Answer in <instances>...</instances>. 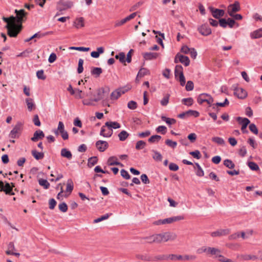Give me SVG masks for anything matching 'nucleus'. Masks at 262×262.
Instances as JSON below:
<instances>
[{
  "instance_id": "5fc2aeb1",
  "label": "nucleus",
  "mask_w": 262,
  "mask_h": 262,
  "mask_svg": "<svg viewBox=\"0 0 262 262\" xmlns=\"http://www.w3.org/2000/svg\"><path fill=\"white\" fill-rule=\"evenodd\" d=\"M248 166L252 170L257 171L259 169L258 165L254 162H249L248 163Z\"/></svg>"
},
{
  "instance_id": "8fccbe9b",
  "label": "nucleus",
  "mask_w": 262,
  "mask_h": 262,
  "mask_svg": "<svg viewBox=\"0 0 262 262\" xmlns=\"http://www.w3.org/2000/svg\"><path fill=\"white\" fill-rule=\"evenodd\" d=\"M152 152L154 153V155L152 156L153 159L157 161H161L162 160V156L161 154L154 150H152Z\"/></svg>"
},
{
  "instance_id": "3c124183",
  "label": "nucleus",
  "mask_w": 262,
  "mask_h": 262,
  "mask_svg": "<svg viewBox=\"0 0 262 262\" xmlns=\"http://www.w3.org/2000/svg\"><path fill=\"white\" fill-rule=\"evenodd\" d=\"M129 89L130 88L128 86H124L116 90V91H118V94L120 97L122 94L127 92Z\"/></svg>"
},
{
  "instance_id": "f8f14e48",
  "label": "nucleus",
  "mask_w": 262,
  "mask_h": 262,
  "mask_svg": "<svg viewBox=\"0 0 262 262\" xmlns=\"http://www.w3.org/2000/svg\"><path fill=\"white\" fill-rule=\"evenodd\" d=\"M22 126L21 122H18L13 127L9 134V137L12 139L18 137L17 134L20 132Z\"/></svg>"
},
{
  "instance_id": "a19ab883",
  "label": "nucleus",
  "mask_w": 262,
  "mask_h": 262,
  "mask_svg": "<svg viewBox=\"0 0 262 262\" xmlns=\"http://www.w3.org/2000/svg\"><path fill=\"white\" fill-rule=\"evenodd\" d=\"M183 256L181 255H176V254H168V260L170 259L171 260H182Z\"/></svg>"
},
{
  "instance_id": "f257e3e1",
  "label": "nucleus",
  "mask_w": 262,
  "mask_h": 262,
  "mask_svg": "<svg viewBox=\"0 0 262 262\" xmlns=\"http://www.w3.org/2000/svg\"><path fill=\"white\" fill-rule=\"evenodd\" d=\"M2 19L6 23V28L8 31V35L12 37H15L21 30L22 26L17 25L16 24V18L13 16L10 17H3Z\"/></svg>"
},
{
  "instance_id": "c9c22d12",
  "label": "nucleus",
  "mask_w": 262,
  "mask_h": 262,
  "mask_svg": "<svg viewBox=\"0 0 262 262\" xmlns=\"http://www.w3.org/2000/svg\"><path fill=\"white\" fill-rule=\"evenodd\" d=\"M229 102L227 98L225 99L224 102H217L215 104H212V108L216 109V106H221V107H225L226 105L229 104Z\"/></svg>"
},
{
  "instance_id": "c756f323",
  "label": "nucleus",
  "mask_w": 262,
  "mask_h": 262,
  "mask_svg": "<svg viewBox=\"0 0 262 262\" xmlns=\"http://www.w3.org/2000/svg\"><path fill=\"white\" fill-rule=\"evenodd\" d=\"M61 156L62 157L67 158L70 160L72 158V154L71 152L68 150L67 148H62L61 150Z\"/></svg>"
},
{
  "instance_id": "de8ad7c7",
  "label": "nucleus",
  "mask_w": 262,
  "mask_h": 262,
  "mask_svg": "<svg viewBox=\"0 0 262 262\" xmlns=\"http://www.w3.org/2000/svg\"><path fill=\"white\" fill-rule=\"evenodd\" d=\"M224 165L230 169L233 168L235 167V164L231 160L229 159H226L224 161Z\"/></svg>"
},
{
  "instance_id": "5701e85b",
  "label": "nucleus",
  "mask_w": 262,
  "mask_h": 262,
  "mask_svg": "<svg viewBox=\"0 0 262 262\" xmlns=\"http://www.w3.org/2000/svg\"><path fill=\"white\" fill-rule=\"evenodd\" d=\"M206 253L207 254L215 255V257H217V254L221 253V251L216 248L207 247Z\"/></svg>"
},
{
  "instance_id": "58836bf2",
  "label": "nucleus",
  "mask_w": 262,
  "mask_h": 262,
  "mask_svg": "<svg viewBox=\"0 0 262 262\" xmlns=\"http://www.w3.org/2000/svg\"><path fill=\"white\" fill-rule=\"evenodd\" d=\"M39 184L43 187V188L46 189H48L50 187V183L47 181V180L43 179H40L38 180Z\"/></svg>"
},
{
  "instance_id": "9d476101",
  "label": "nucleus",
  "mask_w": 262,
  "mask_h": 262,
  "mask_svg": "<svg viewBox=\"0 0 262 262\" xmlns=\"http://www.w3.org/2000/svg\"><path fill=\"white\" fill-rule=\"evenodd\" d=\"M174 62L176 63L180 62L181 63L184 64L186 67L189 66L190 63L189 59L187 56H184L179 54H178L174 58Z\"/></svg>"
},
{
  "instance_id": "423d86ee",
  "label": "nucleus",
  "mask_w": 262,
  "mask_h": 262,
  "mask_svg": "<svg viewBox=\"0 0 262 262\" xmlns=\"http://www.w3.org/2000/svg\"><path fill=\"white\" fill-rule=\"evenodd\" d=\"M198 31L203 36H208L211 34V30L207 24H203L198 27Z\"/></svg>"
},
{
  "instance_id": "49530a36",
  "label": "nucleus",
  "mask_w": 262,
  "mask_h": 262,
  "mask_svg": "<svg viewBox=\"0 0 262 262\" xmlns=\"http://www.w3.org/2000/svg\"><path fill=\"white\" fill-rule=\"evenodd\" d=\"M146 144V142L144 141H138L136 144V149L137 150L142 149L145 147Z\"/></svg>"
},
{
  "instance_id": "c85d7f7f",
  "label": "nucleus",
  "mask_w": 262,
  "mask_h": 262,
  "mask_svg": "<svg viewBox=\"0 0 262 262\" xmlns=\"http://www.w3.org/2000/svg\"><path fill=\"white\" fill-rule=\"evenodd\" d=\"M250 36L253 39L262 37V28L251 32Z\"/></svg>"
},
{
  "instance_id": "9b49d317",
  "label": "nucleus",
  "mask_w": 262,
  "mask_h": 262,
  "mask_svg": "<svg viewBox=\"0 0 262 262\" xmlns=\"http://www.w3.org/2000/svg\"><path fill=\"white\" fill-rule=\"evenodd\" d=\"M240 10L239 3L235 1L233 4L230 5L228 7V13L230 16H232L233 13L238 12Z\"/></svg>"
},
{
  "instance_id": "37998d69",
  "label": "nucleus",
  "mask_w": 262,
  "mask_h": 262,
  "mask_svg": "<svg viewBox=\"0 0 262 262\" xmlns=\"http://www.w3.org/2000/svg\"><path fill=\"white\" fill-rule=\"evenodd\" d=\"M212 141L216 144L221 145H223L225 144V141L224 140L219 137H214L212 138Z\"/></svg>"
},
{
  "instance_id": "dca6fc26",
  "label": "nucleus",
  "mask_w": 262,
  "mask_h": 262,
  "mask_svg": "<svg viewBox=\"0 0 262 262\" xmlns=\"http://www.w3.org/2000/svg\"><path fill=\"white\" fill-rule=\"evenodd\" d=\"M58 130H60V134L62 138L66 140L68 139L69 135L68 132L64 129V126L62 122H58Z\"/></svg>"
},
{
  "instance_id": "e433bc0d",
  "label": "nucleus",
  "mask_w": 262,
  "mask_h": 262,
  "mask_svg": "<svg viewBox=\"0 0 262 262\" xmlns=\"http://www.w3.org/2000/svg\"><path fill=\"white\" fill-rule=\"evenodd\" d=\"M183 74V68L181 65H177L175 67L174 75L176 77Z\"/></svg>"
},
{
  "instance_id": "1a4fd4ad",
  "label": "nucleus",
  "mask_w": 262,
  "mask_h": 262,
  "mask_svg": "<svg viewBox=\"0 0 262 262\" xmlns=\"http://www.w3.org/2000/svg\"><path fill=\"white\" fill-rule=\"evenodd\" d=\"M234 95L239 99H244L247 96V93L244 89L236 86L234 88Z\"/></svg>"
},
{
  "instance_id": "864d4df0",
  "label": "nucleus",
  "mask_w": 262,
  "mask_h": 262,
  "mask_svg": "<svg viewBox=\"0 0 262 262\" xmlns=\"http://www.w3.org/2000/svg\"><path fill=\"white\" fill-rule=\"evenodd\" d=\"M169 94H166L164 96V97L162 98L160 102L162 106H166L167 105L169 102Z\"/></svg>"
},
{
  "instance_id": "0eeeda50",
  "label": "nucleus",
  "mask_w": 262,
  "mask_h": 262,
  "mask_svg": "<svg viewBox=\"0 0 262 262\" xmlns=\"http://www.w3.org/2000/svg\"><path fill=\"white\" fill-rule=\"evenodd\" d=\"M230 232L229 229H220L215 231L212 232L210 235L212 237H221L229 234Z\"/></svg>"
},
{
  "instance_id": "a211bd4d",
  "label": "nucleus",
  "mask_w": 262,
  "mask_h": 262,
  "mask_svg": "<svg viewBox=\"0 0 262 262\" xmlns=\"http://www.w3.org/2000/svg\"><path fill=\"white\" fill-rule=\"evenodd\" d=\"M15 250H16L14 243L11 242L8 246V249L6 251V253L7 255H12L18 257L20 255V254L19 253L14 252Z\"/></svg>"
},
{
  "instance_id": "f3484780",
  "label": "nucleus",
  "mask_w": 262,
  "mask_h": 262,
  "mask_svg": "<svg viewBox=\"0 0 262 262\" xmlns=\"http://www.w3.org/2000/svg\"><path fill=\"white\" fill-rule=\"evenodd\" d=\"M108 93V89L105 91L104 89H99L97 90V97L93 98L95 102H98L104 97V94Z\"/></svg>"
},
{
  "instance_id": "a878e982",
  "label": "nucleus",
  "mask_w": 262,
  "mask_h": 262,
  "mask_svg": "<svg viewBox=\"0 0 262 262\" xmlns=\"http://www.w3.org/2000/svg\"><path fill=\"white\" fill-rule=\"evenodd\" d=\"M117 159L115 156L111 157L108 158L107 163L108 165H119L122 167L123 165L121 163L118 162Z\"/></svg>"
},
{
  "instance_id": "7ed1b4c3",
  "label": "nucleus",
  "mask_w": 262,
  "mask_h": 262,
  "mask_svg": "<svg viewBox=\"0 0 262 262\" xmlns=\"http://www.w3.org/2000/svg\"><path fill=\"white\" fill-rule=\"evenodd\" d=\"M197 101L200 104H202L204 102H207L209 106H212L214 99L210 94L202 93L199 95Z\"/></svg>"
},
{
  "instance_id": "72a5a7b5",
  "label": "nucleus",
  "mask_w": 262,
  "mask_h": 262,
  "mask_svg": "<svg viewBox=\"0 0 262 262\" xmlns=\"http://www.w3.org/2000/svg\"><path fill=\"white\" fill-rule=\"evenodd\" d=\"M129 134L125 130H122L118 135L119 140L121 141H125L128 137Z\"/></svg>"
},
{
  "instance_id": "4d7b16f0",
  "label": "nucleus",
  "mask_w": 262,
  "mask_h": 262,
  "mask_svg": "<svg viewBox=\"0 0 262 262\" xmlns=\"http://www.w3.org/2000/svg\"><path fill=\"white\" fill-rule=\"evenodd\" d=\"M184 104L188 106H191L193 103V100L192 98H184L182 99Z\"/></svg>"
},
{
  "instance_id": "680f3d73",
  "label": "nucleus",
  "mask_w": 262,
  "mask_h": 262,
  "mask_svg": "<svg viewBox=\"0 0 262 262\" xmlns=\"http://www.w3.org/2000/svg\"><path fill=\"white\" fill-rule=\"evenodd\" d=\"M127 19L125 17L124 18L120 20H117L115 23L114 26L115 27H120L123 25H124L125 23L127 22Z\"/></svg>"
},
{
  "instance_id": "a18cd8bd",
  "label": "nucleus",
  "mask_w": 262,
  "mask_h": 262,
  "mask_svg": "<svg viewBox=\"0 0 262 262\" xmlns=\"http://www.w3.org/2000/svg\"><path fill=\"white\" fill-rule=\"evenodd\" d=\"M73 188L74 186L72 180H68L67 184L66 191L69 192V194H70L72 192Z\"/></svg>"
},
{
  "instance_id": "ea45409f",
  "label": "nucleus",
  "mask_w": 262,
  "mask_h": 262,
  "mask_svg": "<svg viewBox=\"0 0 262 262\" xmlns=\"http://www.w3.org/2000/svg\"><path fill=\"white\" fill-rule=\"evenodd\" d=\"M32 155L36 160L42 159L44 157L43 152H38L36 150H32Z\"/></svg>"
},
{
  "instance_id": "6ab92c4d",
  "label": "nucleus",
  "mask_w": 262,
  "mask_h": 262,
  "mask_svg": "<svg viewBox=\"0 0 262 262\" xmlns=\"http://www.w3.org/2000/svg\"><path fill=\"white\" fill-rule=\"evenodd\" d=\"M184 217L183 215H178L172 216L169 218L164 219V224H171L175 222H178L184 220Z\"/></svg>"
},
{
  "instance_id": "393cba45",
  "label": "nucleus",
  "mask_w": 262,
  "mask_h": 262,
  "mask_svg": "<svg viewBox=\"0 0 262 262\" xmlns=\"http://www.w3.org/2000/svg\"><path fill=\"white\" fill-rule=\"evenodd\" d=\"M142 239L145 240L147 243L150 244L153 243L157 244V238L156 234H154L151 235L143 237Z\"/></svg>"
},
{
  "instance_id": "4be33fe9",
  "label": "nucleus",
  "mask_w": 262,
  "mask_h": 262,
  "mask_svg": "<svg viewBox=\"0 0 262 262\" xmlns=\"http://www.w3.org/2000/svg\"><path fill=\"white\" fill-rule=\"evenodd\" d=\"M237 257L242 260H256L257 257L256 255L250 254H241L238 255Z\"/></svg>"
},
{
  "instance_id": "cd10ccee",
  "label": "nucleus",
  "mask_w": 262,
  "mask_h": 262,
  "mask_svg": "<svg viewBox=\"0 0 262 262\" xmlns=\"http://www.w3.org/2000/svg\"><path fill=\"white\" fill-rule=\"evenodd\" d=\"M105 126L111 129L119 128L121 127L120 124L117 122L107 121L105 122Z\"/></svg>"
},
{
  "instance_id": "e2e57ef3",
  "label": "nucleus",
  "mask_w": 262,
  "mask_h": 262,
  "mask_svg": "<svg viewBox=\"0 0 262 262\" xmlns=\"http://www.w3.org/2000/svg\"><path fill=\"white\" fill-rule=\"evenodd\" d=\"M58 207L59 209L62 212H66L68 210V206L64 202L59 204Z\"/></svg>"
},
{
  "instance_id": "6e6552de",
  "label": "nucleus",
  "mask_w": 262,
  "mask_h": 262,
  "mask_svg": "<svg viewBox=\"0 0 262 262\" xmlns=\"http://www.w3.org/2000/svg\"><path fill=\"white\" fill-rule=\"evenodd\" d=\"M236 120L239 124H242L241 130L242 132L244 134L248 133V130L246 129V128L250 122V120L248 118H243L241 117H238Z\"/></svg>"
},
{
  "instance_id": "412c9836",
  "label": "nucleus",
  "mask_w": 262,
  "mask_h": 262,
  "mask_svg": "<svg viewBox=\"0 0 262 262\" xmlns=\"http://www.w3.org/2000/svg\"><path fill=\"white\" fill-rule=\"evenodd\" d=\"M145 60H152L156 59L159 55V53L152 52H146L142 54Z\"/></svg>"
},
{
  "instance_id": "7c9ffc66",
  "label": "nucleus",
  "mask_w": 262,
  "mask_h": 262,
  "mask_svg": "<svg viewBox=\"0 0 262 262\" xmlns=\"http://www.w3.org/2000/svg\"><path fill=\"white\" fill-rule=\"evenodd\" d=\"M97 51H93L91 53V55L93 58H98L100 54H102L104 52V48L102 47H99L97 49Z\"/></svg>"
},
{
  "instance_id": "2eb2a0df",
  "label": "nucleus",
  "mask_w": 262,
  "mask_h": 262,
  "mask_svg": "<svg viewBox=\"0 0 262 262\" xmlns=\"http://www.w3.org/2000/svg\"><path fill=\"white\" fill-rule=\"evenodd\" d=\"M107 126H105V124L102 126L100 133V135L105 138H109L112 136L113 135V129L107 127L106 128Z\"/></svg>"
},
{
  "instance_id": "2f4dec72",
  "label": "nucleus",
  "mask_w": 262,
  "mask_h": 262,
  "mask_svg": "<svg viewBox=\"0 0 262 262\" xmlns=\"http://www.w3.org/2000/svg\"><path fill=\"white\" fill-rule=\"evenodd\" d=\"M3 191H5L7 194L14 195V193L12 192V187L10 185L7 183L4 186Z\"/></svg>"
},
{
  "instance_id": "79ce46f5",
  "label": "nucleus",
  "mask_w": 262,
  "mask_h": 262,
  "mask_svg": "<svg viewBox=\"0 0 262 262\" xmlns=\"http://www.w3.org/2000/svg\"><path fill=\"white\" fill-rule=\"evenodd\" d=\"M98 161L97 158L96 157H93L89 159L88 165L89 167H92L95 165Z\"/></svg>"
},
{
  "instance_id": "b1692460",
  "label": "nucleus",
  "mask_w": 262,
  "mask_h": 262,
  "mask_svg": "<svg viewBox=\"0 0 262 262\" xmlns=\"http://www.w3.org/2000/svg\"><path fill=\"white\" fill-rule=\"evenodd\" d=\"M136 258L139 260L146 261H152V256L149 255L148 254H137Z\"/></svg>"
},
{
  "instance_id": "0e129e2a",
  "label": "nucleus",
  "mask_w": 262,
  "mask_h": 262,
  "mask_svg": "<svg viewBox=\"0 0 262 262\" xmlns=\"http://www.w3.org/2000/svg\"><path fill=\"white\" fill-rule=\"evenodd\" d=\"M249 128L251 132H252L253 133H254L255 135L258 134V129H257L256 126L254 124H253V123L250 124L249 126Z\"/></svg>"
},
{
  "instance_id": "20e7f679",
  "label": "nucleus",
  "mask_w": 262,
  "mask_h": 262,
  "mask_svg": "<svg viewBox=\"0 0 262 262\" xmlns=\"http://www.w3.org/2000/svg\"><path fill=\"white\" fill-rule=\"evenodd\" d=\"M15 13L16 14V16L15 17L16 18V23H17L16 25L21 26V24L24 20V18H26L27 13L24 9L19 10H15Z\"/></svg>"
},
{
  "instance_id": "aec40b11",
  "label": "nucleus",
  "mask_w": 262,
  "mask_h": 262,
  "mask_svg": "<svg viewBox=\"0 0 262 262\" xmlns=\"http://www.w3.org/2000/svg\"><path fill=\"white\" fill-rule=\"evenodd\" d=\"M44 137L43 132L41 130H38L34 133L33 137L31 138V140L33 142H36L39 139H42Z\"/></svg>"
},
{
  "instance_id": "6e6d98bb",
  "label": "nucleus",
  "mask_w": 262,
  "mask_h": 262,
  "mask_svg": "<svg viewBox=\"0 0 262 262\" xmlns=\"http://www.w3.org/2000/svg\"><path fill=\"white\" fill-rule=\"evenodd\" d=\"M165 144L168 146L169 147H170L172 148H174L177 145V143L176 141H173L171 140L170 139H167L165 141Z\"/></svg>"
},
{
  "instance_id": "f03ea898",
  "label": "nucleus",
  "mask_w": 262,
  "mask_h": 262,
  "mask_svg": "<svg viewBox=\"0 0 262 262\" xmlns=\"http://www.w3.org/2000/svg\"><path fill=\"white\" fill-rule=\"evenodd\" d=\"M157 238V244L162 243H166L167 242L174 241L177 237L176 233L166 231L160 233H156Z\"/></svg>"
},
{
  "instance_id": "09e8293b",
  "label": "nucleus",
  "mask_w": 262,
  "mask_h": 262,
  "mask_svg": "<svg viewBox=\"0 0 262 262\" xmlns=\"http://www.w3.org/2000/svg\"><path fill=\"white\" fill-rule=\"evenodd\" d=\"M161 136L159 135H153L148 139V141L150 143L158 142L161 140Z\"/></svg>"
},
{
  "instance_id": "4468645a",
  "label": "nucleus",
  "mask_w": 262,
  "mask_h": 262,
  "mask_svg": "<svg viewBox=\"0 0 262 262\" xmlns=\"http://www.w3.org/2000/svg\"><path fill=\"white\" fill-rule=\"evenodd\" d=\"M96 146L100 152L104 151L108 147V144L106 141L99 140L96 142Z\"/></svg>"
},
{
  "instance_id": "774afa93",
  "label": "nucleus",
  "mask_w": 262,
  "mask_h": 262,
  "mask_svg": "<svg viewBox=\"0 0 262 262\" xmlns=\"http://www.w3.org/2000/svg\"><path fill=\"white\" fill-rule=\"evenodd\" d=\"M194 88V84L192 81H188L185 89L187 91H192Z\"/></svg>"
},
{
  "instance_id": "13d9d810",
  "label": "nucleus",
  "mask_w": 262,
  "mask_h": 262,
  "mask_svg": "<svg viewBox=\"0 0 262 262\" xmlns=\"http://www.w3.org/2000/svg\"><path fill=\"white\" fill-rule=\"evenodd\" d=\"M143 4V2H139L132 6L129 9V11H134L137 10L140 6H141Z\"/></svg>"
},
{
  "instance_id": "4c0bfd02",
  "label": "nucleus",
  "mask_w": 262,
  "mask_h": 262,
  "mask_svg": "<svg viewBox=\"0 0 262 262\" xmlns=\"http://www.w3.org/2000/svg\"><path fill=\"white\" fill-rule=\"evenodd\" d=\"M26 102L27 103L28 110L29 111H31L34 107V104L33 103V99L30 98H27L26 99Z\"/></svg>"
},
{
  "instance_id": "bf43d9fd",
  "label": "nucleus",
  "mask_w": 262,
  "mask_h": 262,
  "mask_svg": "<svg viewBox=\"0 0 262 262\" xmlns=\"http://www.w3.org/2000/svg\"><path fill=\"white\" fill-rule=\"evenodd\" d=\"M197 258L195 255H185L183 256L182 260H194Z\"/></svg>"
},
{
  "instance_id": "603ef678",
  "label": "nucleus",
  "mask_w": 262,
  "mask_h": 262,
  "mask_svg": "<svg viewBox=\"0 0 262 262\" xmlns=\"http://www.w3.org/2000/svg\"><path fill=\"white\" fill-rule=\"evenodd\" d=\"M149 73V71L148 70L146 69V68H141L138 73V75H137V78L138 77H143L144 75H147V74H148Z\"/></svg>"
},
{
  "instance_id": "473e14b6",
  "label": "nucleus",
  "mask_w": 262,
  "mask_h": 262,
  "mask_svg": "<svg viewBox=\"0 0 262 262\" xmlns=\"http://www.w3.org/2000/svg\"><path fill=\"white\" fill-rule=\"evenodd\" d=\"M152 261L168 260V255L161 254L152 257Z\"/></svg>"
},
{
  "instance_id": "f704fd0d",
  "label": "nucleus",
  "mask_w": 262,
  "mask_h": 262,
  "mask_svg": "<svg viewBox=\"0 0 262 262\" xmlns=\"http://www.w3.org/2000/svg\"><path fill=\"white\" fill-rule=\"evenodd\" d=\"M102 70L101 68H93L91 70V74L96 77H98L102 73Z\"/></svg>"
},
{
  "instance_id": "69168bd1",
  "label": "nucleus",
  "mask_w": 262,
  "mask_h": 262,
  "mask_svg": "<svg viewBox=\"0 0 262 262\" xmlns=\"http://www.w3.org/2000/svg\"><path fill=\"white\" fill-rule=\"evenodd\" d=\"M189 154L197 159H200L201 158L200 152L198 150L191 151L189 152Z\"/></svg>"
},
{
  "instance_id": "ddd939ff",
  "label": "nucleus",
  "mask_w": 262,
  "mask_h": 262,
  "mask_svg": "<svg viewBox=\"0 0 262 262\" xmlns=\"http://www.w3.org/2000/svg\"><path fill=\"white\" fill-rule=\"evenodd\" d=\"M209 10L213 17L215 18H220L224 16L225 12L223 10L214 8L212 7H209Z\"/></svg>"
},
{
  "instance_id": "39448f33",
  "label": "nucleus",
  "mask_w": 262,
  "mask_h": 262,
  "mask_svg": "<svg viewBox=\"0 0 262 262\" xmlns=\"http://www.w3.org/2000/svg\"><path fill=\"white\" fill-rule=\"evenodd\" d=\"M73 6V4L72 2L60 0L57 3V9L59 11H62L71 8Z\"/></svg>"
},
{
  "instance_id": "052dcab7",
  "label": "nucleus",
  "mask_w": 262,
  "mask_h": 262,
  "mask_svg": "<svg viewBox=\"0 0 262 262\" xmlns=\"http://www.w3.org/2000/svg\"><path fill=\"white\" fill-rule=\"evenodd\" d=\"M83 60L82 59H79L78 60V67L77 69V72L79 74L81 73L83 71Z\"/></svg>"
},
{
  "instance_id": "c03bdc74",
  "label": "nucleus",
  "mask_w": 262,
  "mask_h": 262,
  "mask_svg": "<svg viewBox=\"0 0 262 262\" xmlns=\"http://www.w3.org/2000/svg\"><path fill=\"white\" fill-rule=\"evenodd\" d=\"M161 119L169 125L174 124L176 122V120L174 119L167 118L165 116H162Z\"/></svg>"
},
{
  "instance_id": "bb28decb",
  "label": "nucleus",
  "mask_w": 262,
  "mask_h": 262,
  "mask_svg": "<svg viewBox=\"0 0 262 262\" xmlns=\"http://www.w3.org/2000/svg\"><path fill=\"white\" fill-rule=\"evenodd\" d=\"M74 26L77 28L79 29L82 28L84 26V19L83 17L77 18L74 23Z\"/></svg>"
},
{
  "instance_id": "338daca9",
  "label": "nucleus",
  "mask_w": 262,
  "mask_h": 262,
  "mask_svg": "<svg viewBox=\"0 0 262 262\" xmlns=\"http://www.w3.org/2000/svg\"><path fill=\"white\" fill-rule=\"evenodd\" d=\"M127 107L130 110H135L137 107V104L135 101L132 100L128 102Z\"/></svg>"
}]
</instances>
